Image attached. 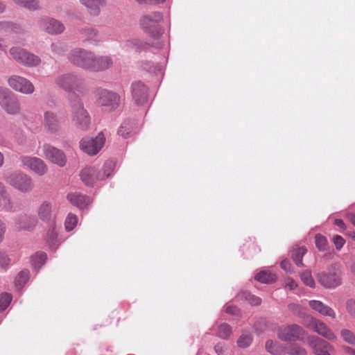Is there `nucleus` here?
<instances>
[{
	"label": "nucleus",
	"instance_id": "f257e3e1",
	"mask_svg": "<svg viewBox=\"0 0 355 355\" xmlns=\"http://www.w3.org/2000/svg\"><path fill=\"white\" fill-rule=\"evenodd\" d=\"M114 166L113 161L107 160L100 170L94 166L86 167L80 173L81 180L86 186H92L98 181L109 178L114 171Z\"/></svg>",
	"mask_w": 355,
	"mask_h": 355
},
{
	"label": "nucleus",
	"instance_id": "f03ea898",
	"mask_svg": "<svg viewBox=\"0 0 355 355\" xmlns=\"http://www.w3.org/2000/svg\"><path fill=\"white\" fill-rule=\"evenodd\" d=\"M4 181L14 189L22 193L33 191L35 184L33 179L26 173L15 171L3 174Z\"/></svg>",
	"mask_w": 355,
	"mask_h": 355
},
{
	"label": "nucleus",
	"instance_id": "7ed1b4c3",
	"mask_svg": "<svg viewBox=\"0 0 355 355\" xmlns=\"http://www.w3.org/2000/svg\"><path fill=\"white\" fill-rule=\"evenodd\" d=\"M163 21L162 12L156 11L141 16L139 24L142 30L153 38L159 37L162 33L159 24Z\"/></svg>",
	"mask_w": 355,
	"mask_h": 355
},
{
	"label": "nucleus",
	"instance_id": "20e7f679",
	"mask_svg": "<svg viewBox=\"0 0 355 355\" xmlns=\"http://www.w3.org/2000/svg\"><path fill=\"white\" fill-rule=\"evenodd\" d=\"M71 112L72 121L76 127L83 130H87L90 123V116L79 98L71 102Z\"/></svg>",
	"mask_w": 355,
	"mask_h": 355
},
{
	"label": "nucleus",
	"instance_id": "39448f33",
	"mask_svg": "<svg viewBox=\"0 0 355 355\" xmlns=\"http://www.w3.org/2000/svg\"><path fill=\"white\" fill-rule=\"evenodd\" d=\"M92 55L93 51L78 47L69 51L67 59L73 66L89 71Z\"/></svg>",
	"mask_w": 355,
	"mask_h": 355
},
{
	"label": "nucleus",
	"instance_id": "423d86ee",
	"mask_svg": "<svg viewBox=\"0 0 355 355\" xmlns=\"http://www.w3.org/2000/svg\"><path fill=\"white\" fill-rule=\"evenodd\" d=\"M9 53L17 62L27 67H36L41 63V58L38 55L21 47H12Z\"/></svg>",
	"mask_w": 355,
	"mask_h": 355
},
{
	"label": "nucleus",
	"instance_id": "0eeeda50",
	"mask_svg": "<svg viewBox=\"0 0 355 355\" xmlns=\"http://www.w3.org/2000/svg\"><path fill=\"white\" fill-rule=\"evenodd\" d=\"M316 277L319 284L327 289H334L342 284L341 272L335 266L318 273Z\"/></svg>",
	"mask_w": 355,
	"mask_h": 355
},
{
	"label": "nucleus",
	"instance_id": "6e6552de",
	"mask_svg": "<svg viewBox=\"0 0 355 355\" xmlns=\"http://www.w3.org/2000/svg\"><path fill=\"white\" fill-rule=\"evenodd\" d=\"M96 97V103L98 106L101 107L105 111H113L120 104L121 98L119 95L107 89L98 91Z\"/></svg>",
	"mask_w": 355,
	"mask_h": 355
},
{
	"label": "nucleus",
	"instance_id": "1a4fd4ad",
	"mask_svg": "<svg viewBox=\"0 0 355 355\" xmlns=\"http://www.w3.org/2000/svg\"><path fill=\"white\" fill-rule=\"evenodd\" d=\"M0 105L8 114L15 115L20 112V104L12 92L0 87Z\"/></svg>",
	"mask_w": 355,
	"mask_h": 355
},
{
	"label": "nucleus",
	"instance_id": "9d476101",
	"mask_svg": "<svg viewBox=\"0 0 355 355\" xmlns=\"http://www.w3.org/2000/svg\"><path fill=\"white\" fill-rule=\"evenodd\" d=\"M305 325L330 341H336L337 340L336 335L324 322L313 316L308 315L306 317Z\"/></svg>",
	"mask_w": 355,
	"mask_h": 355
},
{
	"label": "nucleus",
	"instance_id": "9b49d317",
	"mask_svg": "<svg viewBox=\"0 0 355 355\" xmlns=\"http://www.w3.org/2000/svg\"><path fill=\"white\" fill-rule=\"evenodd\" d=\"M105 136L102 132L94 138L85 137L80 141L79 146L82 151L89 155H96L105 144Z\"/></svg>",
	"mask_w": 355,
	"mask_h": 355
},
{
	"label": "nucleus",
	"instance_id": "f8f14e48",
	"mask_svg": "<svg viewBox=\"0 0 355 355\" xmlns=\"http://www.w3.org/2000/svg\"><path fill=\"white\" fill-rule=\"evenodd\" d=\"M55 84L66 92H74L82 87L83 83V80L75 74L64 73L56 78Z\"/></svg>",
	"mask_w": 355,
	"mask_h": 355
},
{
	"label": "nucleus",
	"instance_id": "ddd939ff",
	"mask_svg": "<svg viewBox=\"0 0 355 355\" xmlns=\"http://www.w3.org/2000/svg\"><path fill=\"white\" fill-rule=\"evenodd\" d=\"M20 162L22 166L39 176L44 175L48 171L46 164L42 159L33 156H21Z\"/></svg>",
	"mask_w": 355,
	"mask_h": 355
},
{
	"label": "nucleus",
	"instance_id": "4468645a",
	"mask_svg": "<svg viewBox=\"0 0 355 355\" xmlns=\"http://www.w3.org/2000/svg\"><path fill=\"white\" fill-rule=\"evenodd\" d=\"M37 25L40 31L50 35H59L65 30V26L61 21L49 17H41L37 21Z\"/></svg>",
	"mask_w": 355,
	"mask_h": 355
},
{
	"label": "nucleus",
	"instance_id": "2eb2a0df",
	"mask_svg": "<svg viewBox=\"0 0 355 355\" xmlns=\"http://www.w3.org/2000/svg\"><path fill=\"white\" fill-rule=\"evenodd\" d=\"M307 342L315 355H331L336 352L333 345L318 336H309Z\"/></svg>",
	"mask_w": 355,
	"mask_h": 355
},
{
	"label": "nucleus",
	"instance_id": "dca6fc26",
	"mask_svg": "<svg viewBox=\"0 0 355 355\" xmlns=\"http://www.w3.org/2000/svg\"><path fill=\"white\" fill-rule=\"evenodd\" d=\"M305 331L299 325L293 324L281 327L278 332L279 338L284 341H297L302 340Z\"/></svg>",
	"mask_w": 355,
	"mask_h": 355
},
{
	"label": "nucleus",
	"instance_id": "f3484780",
	"mask_svg": "<svg viewBox=\"0 0 355 355\" xmlns=\"http://www.w3.org/2000/svg\"><path fill=\"white\" fill-rule=\"evenodd\" d=\"M44 157L50 162L63 167L67 163V157L64 153L50 144H46L43 146Z\"/></svg>",
	"mask_w": 355,
	"mask_h": 355
},
{
	"label": "nucleus",
	"instance_id": "a211bd4d",
	"mask_svg": "<svg viewBox=\"0 0 355 355\" xmlns=\"http://www.w3.org/2000/svg\"><path fill=\"white\" fill-rule=\"evenodd\" d=\"M8 82L10 87L18 92L24 94H31L35 91V87L33 83L24 77L12 76L9 78Z\"/></svg>",
	"mask_w": 355,
	"mask_h": 355
},
{
	"label": "nucleus",
	"instance_id": "6ab92c4d",
	"mask_svg": "<svg viewBox=\"0 0 355 355\" xmlns=\"http://www.w3.org/2000/svg\"><path fill=\"white\" fill-rule=\"evenodd\" d=\"M113 59L107 55H96L93 52L89 71L101 72L110 69L113 66Z\"/></svg>",
	"mask_w": 355,
	"mask_h": 355
},
{
	"label": "nucleus",
	"instance_id": "aec40b11",
	"mask_svg": "<svg viewBox=\"0 0 355 355\" xmlns=\"http://www.w3.org/2000/svg\"><path fill=\"white\" fill-rule=\"evenodd\" d=\"M37 218L46 224H51L55 218V207L50 201L42 202L37 208Z\"/></svg>",
	"mask_w": 355,
	"mask_h": 355
},
{
	"label": "nucleus",
	"instance_id": "412c9836",
	"mask_svg": "<svg viewBox=\"0 0 355 355\" xmlns=\"http://www.w3.org/2000/svg\"><path fill=\"white\" fill-rule=\"evenodd\" d=\"M42 125L49 133H57L60 130V123L58 116L50 111L44 112Z\"/></svg>",
	"mask_w": 355,
	"mask_h": 355
},
{
	"label": "nucleus",
	"instance_id": "4be33fe9",
	"mask_svg": "<svg viewBox=\"0 0 355 355\" xmlns=\"http://www.w3.org/2000/svg\"><path fill=\"white\" fill-rule=\"evenodd\" d=\"M38 219L31 215H22L17 218L15 222V227L18 230L31 231L37 225Z\"/></svg>",
	"mask_w": 355,
	"mask_h": 355
},
{
	"label": "nucleus",
	"instance_id": "5701e85b",
	"mask_svg": "<svg viewBox=\"0 0 355 355\" xmlns=\"http://www.w3.org/2000/svg\"><path fill=\"white\" fill-rule=\"evenodd\" d=\"M309 305L313 311L323 316H328L332 319L336 318L335 311L322 301L312 300L309 302Z\"/></svg>",
	"mask_w": 355,
	"mask_h": 355
},
{
	"label": "nucleus",
	"instance_id": "b1692460",
	"mask_svg": "<svg viewBox=\"0 0 355 355\" xmlns=\"http://www.w3.org/2000/svg\"><path fill=\"white\" fill-rule=\"evenodd\" d=\"M132 95L137 104H141L146 101L147 88L141 82L132 85Z\"/></svg>",
	"mask_w": 355,
	"mask_h": 355
},
{
	"label": "nucleus",
	"instance_id": "393cba45",
	"mask_svg": "<svg viewBox=\"0 0 355 355\" xmlns=\"http://www.w3.org/2000/svg\"><path fill=\"white\" fill-rule=\"evenodd\" d=\"M13 207V202L10 194L3 183L0 186V211H10Z\"/></svg>",
	"mask_w": 355,
	"mask_h": 355
},
{
	"label": "nucleus",
	"instance_id": "a878e982",
	"mask_svg": "<svg viewBox=\"0 0 355 355\" xmlns=\"http://www.w3.org/2000/svg\"><path fill=\"white\" fill-rule=\"evenodd\" d=\"M87 10L88 12L93 16H98L101 12V8L105 3V0H79Z\"/></svg>",
	"mask_w": 355,
	"mask_h": 355
},
{
	"label": "nucleus",
	"instance_id": "bb28decb",
	"mask_svg": "<svg viewBox=\"0 0 355 355\" xmlns=\"http://www.w3.org/2000/svg\"><path fill=\"white\" fill-rule=\"evenodd\" d=\"M67 199L73 205L77 206L80 209H83L86 207L92 202V200L89 197L78 193H73L68 194Z\"/></svg>",
	"mask_w": 355,
	"mask_h": 355
},
{
	"label": "nucleus",
	"instance_id": "cd10ccee",
	"mask_svg": "<svg viewBox=\"0 0 355 355\" xmlns=\"http://www.w3.org/2000/svg\"><path fill=\"white\" fill-rule=\"evenodd\" d=\"M20 31L21 27L17 24L9 21H0V33H17Z\"/></svg>",
	"mask_w": 355,
	"mask_h": 355
},
{
	"label": "nucleus",
	"instance_id": "c85d7f7f",
	"mask_svg": "<svg viewBox=\"0 0 355 355\" xmlns=\"http://www.w3.org/2000/svg\"><path fill=\"white\" fill-rule=\"evenodd\" d=\"M145 46V44L137 38L130 39L121 43V48L125 51L139 50Z\"/></svg>",
	"mask_w": 355,
	"mask_h": 355
},
{
	"label": "nucleus",
	"instance_id": "c756f323",
	"mask_svg": "<svg viewBox=\"0 0 355 355\" xmlns=\"http://www.w3.org/2000/svg\"><path fill=\"white\" fill-rule=\"evenodd\" d=\"M17 5L31 11L40 9L39 0H12Z\"/></svg>",
	"mask_w": 355,
	"mask_h": 355
},
{
	"label": "nucleus",
	"instance_id": "7c9ffc66",
	"mask_svg": "<svg viewBox=\"0 0 355 355\" xmlns=\"http://www.w3.org/2000/svg\"><path fill=\"white\" fill-rule=\"evenodd\" d=\"M276 275L268 271L261 270L255 276V279L263 284H270L276 280Z\"/></svg>",
	"mask_w": 355,
	"mask_h": 355
},
{
	"label": "nucleus",
	"instance_id": "2f4dec72",
	"mask_svg": "<svg viewBox=\"0 0 355 355\" xmlns=\"http://www.w3.org/2000/svg\"><path fill=\"white\" fill-rule=\"evenodd\" d=\"M306 248L305 247H299L295 249L292 252V258L297 266H303L302 258L306 253Z\"/></svg>",
	"mask_w": 355,
	"mask_h": 355
},
{
	"label": "nucleus",
	"instance_id": "473e14b6",
	"mask_svg": "<svg viewBox=\"0 0 355 355\" xmlns=\"http://www.w3.org/2000/svg\"><path fill=\"white\" fill-rule=\"evenodd\" d=\"M85 41L93 42L97 40L98 31L94 28H85L80 31Z\"/></svg>",
	"mask_w": 355,
	"mask_h": 355
},
{
	"label": "nucleus",
	"instance_id": "72a5a7b5",
	"mask_svg": "<svg viewBox=\"0 0 355 355\" xmlns=\"http://www.w3.org/2000/svg\"><path fill=\"white\" fill-rule=\"evenodd\" d=\"M29 277L30 272L28 270H23L19 272L15 280L16 287L21 288L28 281Z\"/></svg>",
	"mask_w": 355,
	"mask_h": 355
},
{
	"label": "nucleus",
	"instance_id": "f704fd0d",
	"mask_svg": "<svg viewBox=\"0 0 355 355\" xmlns=\"http://www.w3.org/2000/svg\"><path fill=\"white\" fill-rule=\"evenodd\" d=\"M51 51L54 55H63L67 51V46L60 41L52 42L50 46Z\"/></svg>",
	"mask_w": 355,
	"mask_h": 355
},
{
	"label": "nucleus",
	"instance_id": "c9c22d12",
	"mask_svg": "<svg viewBox=\"0 0 355 355\" xmlns=\"http://www.w3.org/2000/svg\"><path fill=\"white\" fill-rule=\"evenodd\" d=\"M340 337L345 343L355 347V334L352 331L348 329H341Z\"/></svg>",
	"mask_w": 355,
	"mask_h": 355
},
{
	"label": "nucleus",
	"instance_id": "e433bc0d",
	"mask_svg": "<svg viewBox=\"0 0 355 355\" xmlns=\"http://www.w3.org/2000/svg\"><path fill=\"white\" fill-rule=\"evenodd\" d=\"M46 260V254L44 252H37L31 257V263L34 268H40Z\"/></svg>",
	"mask_w": 355,
	"mask_h": 355
},
{
	"label": "nucleus",
	"instance_id": "4c0bfd02",
	"mask_svg": "<svg viewBox=\"0 0 355 355\" xmlns=\"http://www.w3.org/2000/svg\"><path fill=\"white\" fill-rule=\"evenodd\" d=\"M232 334V327L227 323H223L218 327L217 335L223 339H228Z\"/></svg>",
	"mask_w": 355,
	"mask_h": 355
},
{
	"label": "nucleus",
	"instance_id": "58836bf2",
	"mask_svg": "<svg viewBox=\"0 0 355 355\" xmlns=\"http://www.w3.org/2000/svg\"><path fill=\"white\" fill-rule=\"evenodd\" d=\"M266 350L273 355H282L283 349L280 347L277 343L272 340H268L266 343Z\"/></svg>",
	"mask_w": 355,
	"mask_h": 355
},
{
	"label": "nucleus",
	"instance_id": "ea45409f",
	"mask_svg": "<svg viewBox=\"0 0 355 355\" xmlns=\"http://www.w3.org/2000/svg\"><path fill=\"white\" fill-rule=\"evenodd\" d=\"M300 278L302 282L311 288H315V282L311 275V271L306 270L300 274Z\"/></svg>",
	"mask_w": 355,
	"mask_h": 355
},
{
	"label": "nucleus",
	"instance_id": "a19ab883",
	"mask_svg": "<svg viewBox=\"0 0 355 355\" xmlns=\"http://www.w3.org/2000/svg\"><path fill=\"white\" fill-rule=\"evenodd\" d=\"M315 243L317 248L320 251H325L328 249V241L325 236L321 234H316L315 236Z\"/></svg>",
	"mask_w": 355,
	"mask_h": 355
},
{
	"label": "nucleus",
	"instance_id": "79ce46f5",
	"mask_svg": "<svg viewBox=\"0 0 355 355\" xmlns=\"http://www.w3.org/2000/svg\"><path fill=\"white\" fill-rule=\"evenodd\" d=\"M286 352L289 355H307V351L297 345L290 346L286 349Z\"/></svg>",
	"mask_w": 355,
	"mask_h": 355
},
{
	"label": "nucleus",
	"instance_id": "37998d69",
	"mask_svg": "<svg viewBox=\"0 0 355 355\" xmlns=\"http://www.w3.org/2000/svg\"><path fill=\"white\" fill-rule=\"evenodd\" d=\"M78 218L74 214H69L65 220V228L67 231L72 230L77 225Z\"/></svg>",
	"mask_w": 355,
	"mask_h": 355
},
{
	"label": "nucleus",
	"instance_id": "c03bdc74",
	"mask_svg": "<svg viewBox=\"0 0 355 355\" xmlns=\"http://www.w3.org/2000/svg\"><path fill=\"white\" fill-rule=\"evenodd\" d=\"M252 341V338L250 334H242L237 340L239 347L242 348L248 347L250 345Z\"/></svg>",
	"mask_w": 355,
	"mask_h": 355
},
{
	"label": "nucleus",
	"instance_id": "a18cd8bd",
	"mask_svg": "<svg viewBox=\"0 0 355 355\" xmlns=\"http://www.w3.org/2000/svg\"><path fill=\"white\" fill-rule=\"evenodd\" d=\"M12 300V296L9 293H3L0 297V311H3L7 309Z\"/></svg>",
	"mask_w": 355,
	"mask_h": 355
},
{
	"label": "nucleus",
	"instance_id": "49530a36",
	"mask_svg": "<svg viewBox=\"0 0 355 355\" xmlns=\"http://www.w3.org/2000/svg\"><path fill=\"white\" fill-rule=\"evenodd\" d=\"M118 132L125 138L129 137L132 132V128L130 124L128 123H123L121 125Z\"/></svg>",
	"mask_w": 355,
	"mask_h": 355
},
{
	"label": "nucleus",
	"instance_id": "de8ad7c7",
	"mask_svg": "<svg viewBox=\"0 0 355 355\" xmlns=\"http://www.w3.org/2000/svg\"><path fill=\"white\" fill-rule=\"evenodd\" d=\"M244 297L251 305L259 306L261 303V299L250 293H245Z\"/></svg>",
	"mask_w": 355,
	"mask_h": 355
},
{
	"label": "nucleus",
	"instance_id": "09e8293b",
	"mask_svg": "<svg viewBox=\"0 0 355 355\" xmlns=\"http://www.w3.org/2000/svg\"><path fill=\"white\" fill-rule=\"evenodd\" d=\"M214 350L218 355H227L228 347L225 343H219L215 345Z\"/></svg>",
	"mask_w": 355,
	"mask_h": 355
},
{
	"label": "nucleus",
	"instance_id": "8fccbe9b",
	"mask_svg": "<svg viewBox=\"0 0 355 355\" xmlns=\"http://www.w3.org/2000/svg\"><path fill=\"white\" fill-rule=\"evenodd\" d=\"M346 310L347 313L355 318V300L349 299L346 302Z\"/></svg>",
	"mask_w": 355,
	"mask_h": 355
},
{
	"label": "nucleus",
	"instance_id": "3c124183",
	"mask_svg": "<svg viewBox=\"0 0 355 355\" xmlns=\"http://www.w3.org/2000/svg\"><path fill=\"white\" fill-rule=\"evenodd\" d=\"M288 309L295 315H301L303 313L302 306L298 304L291 303L288 305Z\"/></svg>",
	"mask_w": 355,
	"mask_h": 355
},
{
	"label": "nucleus",
	"instance_id": "603ef678",
	"mask_svg": "<svg viewBox=\"0 0 355 355\" xmlns=\"http://www.w3.org/2000/svg\"><path fill=\"white\" fill-rule=\"evenodd\" d=\"M333 242L336 246V248L338 250H340L345 243V239L339 235H336L334 237Z\"/></svg>",
	"mask_w": 355,
	"mask_h": 355
},
{
	"label": "nucleus",
	"instance_id": "864d4df0",
	"mask_svg": "<svg viewBox=\"0 0 355 355\" xmlns=\"http://www.w3.org/2000/svg\"><path fill=\"white\" fill-rule=\"evenodd\" d=\"M10 263V259L3 253L0 252V268H6Z\"/></svg>",
	"mask_w": 355,
	"mask_h": 355
},
{
	"label": "nucleus",
	"instance_id": "5fc2aeb1",
	"mask_svg": "<svg viewBox=\"0 0 355 355\" xmlns=\"http://www.w3.org/2000/svg\"><path fill=\"white\" fill-rule=\"evenodd\" d=\"M285 286L286 288H288L290 290H294L297 288V284L292 278H287L285 282Z\"/></svg>",
	"mask_w": 355,
	"mask_h": 355
},
{
	"label": "nucleus",
	"instance_id": "6e6d98bb",
	"mask_svg": "<svg viewBox=\"0 0 355 355\" xmlns=\"http://www.w3.org/2000/svg\"><path fill=\"white\" fill-rule=\"evenodd\" d=\"M6 232V225L3 220L0 219V243H1L3 241Z\"/></svg>",
	"mask_w": 355,
	"mask_h": 355
},
{
	"label": "nucleus",
	"instance_id": "4d7b16f0",
	"mask_svg": "<svg viewBox=\"0 0 355 355\" xmlns=\"http://www.w3.org/2000/svg\"><path fill=\"white\" fill-rule=\"evenodd\" d=\"M226 312L232 315H238L239 313V309L234 306H227L226 307Z\"/></svg>",
	"mask_w": 355,
	"mask_h": 355
},
{
	"label": "nucleus",
	"instance_id": "13d9d810",
	"mask_svg": "<svg viewBox=\"0 0 355 355\" xmlns=\"http://www.w3.org/2000/svg\"><path fill=\"white\" fill-rule=\"evenodd\" d=\"M281 267L286 271H290L291 263L288 260H284L281 262Z\"/></svg>",
	"mask_w": 355,
	"mask_h": 355
},
{
	"label": "nucleus",
	"instance_id": "bf43d9fd",
	"mask_svg": "<svg viewBox=\"0 0 355 355\" xmlns=\"http://www.w3.org/2000/svg\"><path fill=\"white\" fill-rule=\"evenodd\" d=\"M343 350L348 355H355V349L350 347L345 346L343 347Z\"/></svg>",
	"mask_w": 355,
	"mask_h": 355
},
{
	"label": "nucleus",
	"instance_id": "052dcab7",
	"mask_svg": "<svg viewBox=\"0 0 355 355\" xmlns=\"http://www.w3.org/2000/svg\"><path fill=\"white\" fill-rule=\"evenodd\" d=\"M334 224L341 229H343V230L345 229V225L343 220L341 219H336L334 220Z\"/></svg>",
	"mask_w": 355,
	"mask_h": 355
},
{
	"label": "nucleus",
	"instance_id": "680f3d73",
	"mask_svg": "<svg viewBox=\"0 0 355 355\" xmlns=\"http://www.w3.org/2000/svg\"><path fill=\"white\" fill-rule=\"evenodd\" d=\"M6 48L7 46L5 44L3 39L0 37V50L4 51L6 50Z\"/></svg>",
	"mask_w": 355,
	"mask_h": 355
},
{
	"label": "nucleus",
	"instance_id": "e2e57ef3",
	"mask_svg": "<svg viewBox=\"0 0 355 355\" xmlns=\"http://www.w3.org/2000/svg\"><path fill=\"white\" fill-rule=\"evenodd\" d=\"M137 3L140 5H145L151 3V0H135Z\"/></svg>",
	"mask_w": 355,
	"mask_h": 355
},
{
	"label": "nucleus",
	"instance_id": "0e129e2a",
	"mask_svg": "<svg viewBox=\"0 0 355 355\" xmlns=\"http://www.w3.org/2000/svg\"><path fill=\"white\" fill-rule=\"evenodd\" d=\"M348 218L352 223L355 226V214H350L348 215Z\"/></svg>",
	"mask_w": 355,
	"mask_h": 355
},
{
	"label": "nucleus",
	"instance_id": "69168bd1",
	"mask_svg": "<svg viewBox=\"0 0 355 355\" xmlns=\"http://www.w3.org/2000/svg\"><path fill=\"white\" fill-rule=\"evenodd\" d=\"M6 10V6L3 3L0 1V14L3 13Z\"/></svg>",
	"mask_w": 355,
	"mask_h": 355
},
{
	"label": "nucleus",
	"instance_id": "338daca9",
	"mask_svg": "<svg viewBox=\"0 0 355 355\" xmlns=\"http://www.w3.org/2000/svg\"><path fill=\"white\" fill-rule=\"evenodd\" d=\"M350 272L355 275V262H353L350 266Z\"/></svg>",
	"mask_w": 355,
	"mask_h": 355
},
{
	"label": "nucleus",
	"instance_id": "774afa93",
	"mask_svg": "<svg viewBox=\"0 0 355 355\" xmlns=\"http://www.w3.org/2000/svg\"><path fill=\"white\" fill-rule=\"evenodd\" d=\"M4 162L3 155L0 152V167L3 166Z\"/></svg>",
	"mask_w": 355,
	"mask_h": 355
}]
</instances>
